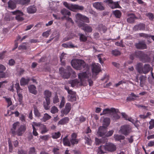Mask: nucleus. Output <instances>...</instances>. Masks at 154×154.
<instances>
[{"mask_svg":"<svg viewBox=\"0 0 154 154\" xmlns=\"http://www.w3.org/2000/svg\"><path fill=\"white\" fill-rule=\"evenodd\" d=\"M135 54L139 58L143 57L144 55L143 53L141 51L137 52H136Z\"/></svg>","mask_w":154,"mask_h":154,"instance_id":"49","label":"nucleus"},{"mask_svg":"<svg viewBox=\"0 0 154 154\" xmlns=\"http://www.w3.org/2000/svg\"><path fill=\"white\" fill-rule=\"evenodd\" d=\"M145 28V25L143 23H140L135 26L133 29L135 31L143 30H144Z\"/></svg>","mask_w":154,"mask_h":154,"instance_id":"16","label":"nucleus"},{"mask_svg":"<svg viewBox=\"0 0 154 154\" xmlns=\"http://www.w3.org/2000/svg\"><path fill=\"white\" fill-rule=\"evenodd\" d=\"M106 137H102V139H98V140H99V142L100 143H102V142H106L107 140V139L106 138V137H109L111 135H105Z\"/></svg>","mask_w":154,"mask_h":154,"instance_id":"48","label":"nucleus"},{"mask_svg":"<svg viewBox=\"0 0 154 154\" xmlns=\"http://www.w3.org/2000/svg\"><path fill=\"white\" fill-rule=\"evenodd\" d=\"M110 123V120L109 118H105L103 119L102 126L105 127L107 128Z\"/></svg>","mask_w":154,"mask_h":154,"instance_id":"22","label":"nucleus"},{"mask_svg":"<svg viewBox=\"0 0 154 154\" xmlns=\"http://www.w3.org/2000/svg\"><path fill=\"white\" fill-rule=\"evenodd\" d=\"M98 59L99 60V62L102 64L103 63V59L104 57L103 55L102 54H100L97 55Z\"/></svg>","mask_w":154,"mask_h":154,"instance_id":"38","label":"nucleus"},{"mask_svg":"<svg viewBox=\"0 0 154 154\" xmlns=\"http://www.w3.org/2000/svg\"><path fill=\"white\" fill-rule=\"evenodd\" d=\"M140 37H142L144 38H149V35L143 33H140L138 34Z\"/></svg>","mask_w":154,"mask_h":154,"instance_id":"56","label":"nucleus"},{"mask_svg":"<svg viewBox=\"0 0 154 154\" xmlns=\"http://www.w3.org/2000/svg\"><path fill=\"white\" fill-rule=\"evenodd\" d=\"M26 129V126L25 125H21L16 131V132L19 134H22L25 131Z\"/></svg>","mask_w":154,"mask_h":154,"instance_id":"19","label":"nucleus"},{"mask_svg":"<svg viewBox=\"0 0 154 154\" xmlns=\"http://www.w3.org/2000/svg\"><path fill=\"white\" fill-rule=\"evenodd\" d=\"M146 15L149 18L150 20H152L154 19V16L153 14L150 13H147Z\"/></svg>","mask_w":154,"mask_h":154,"instance_id":"59","label":"nucleus"},{"mask_svg":"<svg viewBox=\"0 0 154 154\" xmlns=\"http://www.w3.org/2000/svg\"><path fill=\"white\" fill-rule=\"evenodd\" d=\"M135 46L137 49H143L146 48V45L143 41H140L135 44Z\"/></svg>","mask_w":154,"mask_h":154,"instance_id":"12","label":"nucleus"},{"mask_svg":"<svg viewBox=\"0 0 154 154\" xmlns=\"http://www.w3.org/2000/svg\"><path fill=\"white\" fill-rule=\"evenodd\" d=\"M29 81V79H26L24 78H22L20 80V84L21 86L26 85L28 84Z\"/></svg>","mask_w":154,"mask_h":154,"instance_id":"24","label":"nucleus"},{"mask_svg":"<svg viewBox=\"0 0 154 154\" xmlns=\"http://www.w3.org/2000/svg\"><path fill=\"white\" fill-rule=\"evenodd\" d=\"M69 9L73 11H75L77 10H83L84 7L82 6L77 5L70 4Z\"/></svg>","mask_w":154,"mask_h":154,"instance_id":"10","label":"nucleus"},{"mask_svg":"<svg viewBox=\"0 0 154 154\" xmlns=\"http://www.w3.org/2000/svg\"><path fill=\"white\" fill-rule=\"evenodd\" d=\"M8 142L9 144V151L10 152H12L13 150V146L10 138H8Z\"/></svg>","mask_w":154,"mask_h":154,"instance_id":"43","label":"nucleus"},{"mask_svg":"<svg viewBox=\"0 0 154 154\" xmlns=\"http://www.w3.org/2000/svg\"><path fill=\"white\" fill-rule=\"evenodd\" d=\"M92 70L93 74L97 75L100 71V66L98 63L92 64Z\"/></svg>","mask_w":154,"mask_h":154,"instance_id":"9","label":"nucleus"},{"mask_svg":"<svg viewBox=\"0 0 154 154\" xmlns=\"http://www.w3.org/2000/svg\"><path fill=\"white\" fill-rule=\"evenodd\" d=\"M65 102V98L64 97H62V100L59 106L60 108H62L64 106Z\"/></svg>","mask_w":154,"mask_h":154,"instance_id":"53","label":"nucleus"},{"mask_svg":"<svg viewBox=\"0 0 154 154\" xmlns=\"http://www.w3.org/2000/svg\"><path fill=\"white\" fill-rule=\"evenodd\" d=\"M29 154H36L34 147H33L29 148Z\"/></svg>","mask_w":154,"mask_h":154,"instance_id":"45","label":"nucleus"},{"mask_svg":"<svg viewBox=\"0 0 154 154\" xmlns=\"http://www.w3.org/2000/svg\"><path fill=\"white\" fill-rule=\"evenodd\" d=\"M5 99L6 100L8 103V107L10 106L12 104V102L11 100V98H7L6 97H4Z\"/></svg>","mask_w":154,"mask_h":154,"instance_id":"52","label":"nucleus"},{"mask_svg":"<svg viewBox=\"0 0 154 154\" xmlns=\"http://www.w3.org/2000/svg\"><path fill=\"white\" fill-rule=\"evenodd\" d=\"M8 8L11 9H13L16 8L15 3L11 0H10L8 2Z\"/></svg>","mask_w":154,"mask_h":154,"instance_id":"31","label":"nucleus"},{"mask_svg":"<svg viewBox=\"0 0 154 154\" xmlns=\"http://www.w3.org/2000/svg\"><path fill=\"white\" fill-rule=\"evenodd\" d=\"M59 149L58 148L54 147L53 148L52 152L54 154H60Z\"/></svg>","mask_w":154,"mask_h":154,"instance_id":"57","label":"nucleus"},{"mask_svg":"<svg viewBox=\"0 0 154 154\" xmlns=\"http://www.w3.org/2000/svg\"><path fill=\"white\" fill-rule=\"evenodd\" d=\"M59 102V100L58 97L57 95H55L54 97L53 98V102L55 104Z\"/></svg>","mask_w":154,"mask_h":154,"instance_id":"62","label":"nucleus"},{"mask_svg":"<svg viewBox=\"0 0 154 154\" xmlns=\"http://www.w3.org/2000/svg\"><path fill=\"white\" fill-rule=\"evenodd\" d=\"M29 92L35 95L37 93V91L36 90V88L33 85H31L28 87Z\"/></svg>","mask_w":154,"mask_h":154,"instance_id":"20","label":"nucleus"},{"mask_svg":"<svg viewBox=\"0 0 154 154\" xmlns=\"http://www.w3.org/2000/svg\"><path fill=\"white\" fill-rule=\"evenodd\" d=\"M51 32L50 30L47 31L43 33L42 35L45 38L48 37L49 35Z\"/></svg>","mask_w":154,"mask_h":154,"instance_id":"50","label":"nucleus"},{"mask_svg":"<svg viewBox=\"0 0 154 154\" xmlns=\"http://www.w3.org/2000/svg\"><path fill=\"white\" fill-rule=\"evenodd\" d=\"M11 13L16 16V19L18 21H22L24 20V18L22 17L23 15V14L22 12L19 10H16L15 11L11 12Z\"/></svg>","mask_w":154,"mask_h":154,"instance_id":"7","label":"nucleus"},{"mask_svg":"<svg viewBox=\"0 0 154 154\" xmlns=\"http://www.w3.org/2000/svg\"><path fill=\"white\" fill-rule=\"evenodd\" d=\"M51 116L47 113H45L43 118L41 119V120L43 122H45L47 121L50 119L51 118Z\"/></svg>","mask_w":154,"mask_h":154,"instance_id":"29","label":"nucleus"},{"mask_svg":"<svg viewBox=\"0 0 154 154\" xmlns=\"http://www.w3.org/2000/svg\"><path fill=\"white\" fill-rule=\"evenodd\" d=\"M71 64L72 66L75 69L81 70L83 68H85L86 71L81 72L78 74V78L80 80V82L76 79L71 80L69 82V83L72 87L83 85L85 81L90 76L89 66L86 65L83 60H72Z\"/></svg>","mask_w":154,"mask_h":154,"instance_id":"1","label":"nucleus"},{"mask_svg":"<svg viewBox=\"0 0 154 154\" xmlns=\"http://www.w3.org/2000/svg\"><path fill=\"white\" fill-rule=\"evenodd\" d=\"M114 138L116 140L121 142V140L124 139L125 137L123 135H114Z\"/></svg>","mask_w":154,"mask_h":154,"instance_id":"35","label":"nucleus"},{"mask_svg":"<svg viewBox=\"0 0 154 154\" xmlns=\"http://www.w3.org/2000/svg\"><path fill=\"white\" fill-rule=\"evenodd\" d=\"M20 124L19 122H16L14 123L13 125V129L14 130H16V128L19 126Z\"/></svg>","mask_w":154,"mask_h":154,"instance_id":"55","label":"nucleus"},{"mask_svg":"<svg viewBox=\"0 0 154 154\" xmlns=\"http://www.w3.org/2000/svg\"><path fill=\"white\" fill-rule=\"evenodd\" d=\"M79 27L81 28L85 32H90L92 30V28L91 26L84 23L79 24Z\"/></svg>","mask_w":154,"mask_h":154,"instance_id":"8","label":"nucleus"},{"mask_svg":"<svg viewBox=\"0 0 154 154\" xmlns=\"http://www.w3.org/2000/svg\"><path fill=\"white\" fill-rule=\"evenodd\" d=\"M41 123L39 122H33L32 124V128H35V127H39V128L41 127V125H42Z\"/></svg>","mask_w":154,"mask_h":154,"instance_id":"41","label":"nucleus"},{"mask_svg":"<svg viewBox=\"0 0 154 154\" xmlns=\"http://www.w3.org/2000/svg\"><path fill=\"white\" fill-rule=\"evenodd\" d=\"M79 39L80 41L85 42L87 40V37L84 35L80 33L79 34Z\"/></svg>","mask_w":154,"mask_h":154,"instance_id":"34","label":"nucleus"},{"mask_svg":"<svg viewBox=\"0 0 154 154\" xmlns=\"http://www.w3.org/2000/svg\"><path fill=\"white\" fill-rule=\"evenodd\" d=\"M122 117L125 119V120H128V121L131 122L132 123H134L135 120H134L131 117H128L127 115L124 113H122Z\"/></svg>","mask_w":154,"mask_h":154,"instance_id":"28","label":"nucleus"},{"mask_svg":"<svg viewBox=\"0 0 154 154\" xmlns=\"http://www.w3.org/2000/svg\"><path fill=\"white\" fill-rule=\"evenodd\" d=\"M50 103V100H45V101L43 103V106L44 108L46 110H48L50 108L49 106Z\"/></svg>","mask_w":154,"mask_h":154,"instance_id":"30","label":"nucleus"},{"mask_svg":"<svg viewBox=\"0 0 154 154\" xmlns=\"http://www.w3.org/2000/svg\"><path fill=\"white\" fill-rule=\"evenodd\" d=\"M78 119H79V122L78 121V122H76V123L77 124H79V123H80L81 122H83L85 121V119L84 117H83V116H81L79 118H77L76 119L75 121H78Z\"/></svg>","mask_w":154,"mask_h":154,"instance_id":"47","label":"nucleus"},{"mask_svg":"<svg viewBox=\"0 0 154 154\" xmlns=\"http://www.w3.org/2000/svg\"><path fill=\"white\" fill-rule=\"evenodd\" d=\"M68 96V100L69 101H73L76 100L75 93V92L72 91V93H69Z\"/></svg>","mask_w":154,"mask_h":154,"instance_id":"17","label":"nucleus"},{"mask_svg":"<svg viewBox=\"0 0 154 154\" xmlns=\"http://www.w3.org/2000/svg\"><path fill=\"white\" fill-rule=\"evenodd\" d=\"M105 2L109 4V6L112 9L119 8V6L118 2H113L112 0H106Z\"/></svg>","mask_w":154,"mask_h":154,"instance_id":"11","label":"nucleus"},{"mask_svg":"<svg viewBox=\"0 0 154 154\" xmlns=\"http://www.w3.org/2000/svg\"><path fill=\"white\" fill-rule=\"evenodd\" d=\"M67 69L68 72H66V70L63 67H60L59 69V72L62 76L64 79H68L70 75V73L72 72L73 73H75V72L72 71L71 67L69 66H68Z\"/></svg>","mask_w":154,"mask_h":154,"instance_id":"5","label":"nucleus"},{"mask_svg":"<svg viewBox=\"0 0 154 154\" xmlns=\"http://www.w3.org/2000/svg\"><path fill=\"white\" fill-rule=\"evenodd\" d=\"M62 46L65 48H73V47L72 44H63L62 45Z\"/></svg>","mask_w":154,"mask_h":154,"instance_id":"60","label":"nucleus"},{"mask_svg":"<svg viewBox=\"0 0 154 154\" xmlns=\"http://www.w3.org/2000/svg\"><path fill=\"white\" fill-rule=\"evenodd\" d=\"M71 109V104L70 103H66L65 106V108L63 111L64 113L67 114L69 112Z\"/></svg>","mask_w":154,"mask_h":154,"instance_id":"21","label":"nucleus"},{"mask_svg":"<svg viewBox=\"0 0 154 154\" xmlns=\"http://www.w3.org/2000/svg\"><path fill=\"white\" fill-rule=\"evenodd\" d=\"M88 137H85V139L86 141L85 142V143L87 144L88 145H90L91 143V140L89 135H87Z\"/></svg>","mask_w":154,"mask_h":154,"instance_id":"44","label":"nucleus"},{"mask_svg":"<svg viewBox=\"0 0 154 154\" xmlns=\"http://www.w3.org/2000/svg\"><path fill=\"white\" fill-rule=\"evenodd\" d=\"M136 18L135 15L132 14L127 19V21L128 22L131 23L133 22L134 19Z\"/></svg>","mask_w":154,"mask_h":154,"instance_id":"33","label":"nucleus"},{"mask_svg":"<svg viewBox=\"0 0 154 154\" xmlns=\"http://www.w3.org/2000/svg\"><path fill=\"white\" fill-rule=\"evenodd\" d=\"M18 95L19 97L21 98L22 97L21 93L22 92V90L20 88L17 90Z\"/></svg>","mask_w":154,"mask_h":154,"instance_id":"58","label":"nucleus"},{"mask_svg":"<svg viewBox=\"0 0 154 154\" xmlns=\"http://www.w3.org/2000/svg\"><path fill=\"white\" fill-rule=\"evenodd\" d=\"M61 12L64 16L66 15H69L70 14V12L65 9H63L61 11Z\"/></svg>","mask_w":154,"mask_h":154,"instance_id":"36","label":"nucleus"},{"mask_svg":"<svg viewBox=\"0 0 154 154\" xmlns=\"http://www.w3.org/2000/svg\"><path fill=\"white\" fill-rule=\"evenodd\" d=\"M99 148L100 149L101 154H104L105 152L102 150V149H104L110 152L115 151L116 150V146L113 144L111 143H107L105 146H100Z\"/></svg>","mask_w":154,"mask_h":154,"instance_id":"3","label":"nucleus"},{"mask_svg":"<svg viewBox=\"0 0 154 154\" xmlns=\"http://www.w3.org/2000/svg\"><path fill=\"white\" fill-rule=\"evenodd\" d=\"M149 129H151L154 128V120L153 119L149 122Z\"/></svg>","mask_w":154,"mask_h":154,"instance_id":"46","label":"nucleus"},{"mask_svg":"<svg viewBox=\"0 0 154 154\" xmlns=\"http://www.w3.org/2000/svg\"><path fill=\"white\" fill-rule=\"evenodd\" d=\"M27 11L29 14H34L37 11L36 7L34 5L29 6L27 8Z\"/></svg>","mask_w":154,"mask_h":154,"instance_id":"15","label":"nucleus"},{"mask_svg":"<svg viewBox=\"0 0 154 154\" xmlns=\"http://www.w3.org/2000/svg\"><path fill=\"white\" fill-rule=\"evenodd\" d=\"M78 141L77 140L74 139L72 138V139L70 140V142L73 145L77 144L78 143Z\"/></svg>","mask_w":154,"mask_h":154,"instance_id":"63","label":"nucleus"},{"mask_svg":"<svg viewBox=\"0 0 154 154\" xmlns=\"http://www.w3.org/2000/svg\"><path fill=\"white\" fill-rule=\"evenodd\" d=\"M131 131V128L128 125H124L121 127L119 132L124 135L129 134Z\"/></svg>","mask_w":154,"mask_h":154,"instance_id":"6","label":"nucleus"},{"mask_svg":"<svg viewBox=\"0 0 154 154\" xmlns=\"http://www.w3.org/2000/svg\"><path fill=\"white\" fill-rule=\"evenodd\" d=\"M58 111V109L55 106H52L51 109V112L52 114H55Z\"/></svg>","mask_w":154,"mask_h":154,"instance_id":"39","label":"nucleus"},{"mask_svg":"<svg viewBox=\"0 0 154 154\" xmlns=\"http://www.w3.org/2000/svg\"><path fill=\"white\" fill-rule=\"evenodd\" d=\"M104 111V114H110L111 115V113L114 111H116V109L114 108H111V109L106 108L104 109L103 111Z\"/></svg>","mask_w":154,"mask_h":154,"instance_id":"27","label":"nucleus"},{"mask_svg":"<svg viewBox=\"0 0 154 154\" xmlns=\"http://www.w3.org/2000/svg\"><path fill=\"white\" fill-rule=\"evenodd\" d=\"M44 94L45 100H50V98L51 95V92L48 90H46L44 91Z\"/></svg>","mask_w":154,"mask_h":154,"instance_id":"25","label":"nucleus"},{"mask_svg":"<svg viewBox=\"0 0 154 154\" xmlns=\"http://www.w3.org/2000/svg\"><path fill=\"white\" fill-rule=\"evenodd\" d=\"M113 14L116 17L119 18L121 17V13L120 11L118 10H116L113 11Z\"/></svg>","mask_w":154,"mask_h":154,"instance_id":"37","label":"nucleus"},{"mask_svg":"<svg viewBox=\"0 0 154 154\" xmlns=\"http://www.w3.org/2000/svg\"><path fill=\"white\" fill-rule=\"evenodd\" d=\"M112 54L115 56L119 55L120 54V52L117 50H112Z\"/></svg>","mask_w":154,"mask_h":154,"instance_id":"54","label":"nucleus"},{"mask_svg":"<svg viewBox=\"0 0 154 154\" xmlns=\"http://www.w3.org/2000/svg\"><path fill=\"white\" fill-rule=\"evenodd\" d=\"M67 137L68 135H67L64 138H63V143L65 146H70V143L69 140Z\"/></svg>","mask_w":154,"mask_h":154,"instance_id":"32","label":"nucleus"},{"mask_svg":"<svg viewBox=\"0 0 154 154\" xmlns=\"http://www.w3.org/2000/svg\"><path fill=\"white\" fill-rule=\"evenodd\" d=\"M140 85H141L143 84L144 81L146 79V77L145 75H142L140 77Z\"/></svg>","mask_w":154,"mask_h":154,"instance_id":"42","label":"nucleus"},{"mask_svg":"<svg viewBox=\"0 0 154 154\" xmlns=\"http://www.w3.org/2000/svg\"><path fill=\"white\" fill-rule=\"evenodd\" d=\"M39 131L41 134H43L47 132L48 131V129L45 125L43 124L41 125V127L39 128Z\"/></svg>","mask_w":154,"mask_h":154,"instance_id":"23","label":"nucleus"},{"mask_svg":"<svg viewBox=\"0 0 154 154\" xmlns=\"http://www.w3.org/2000/svg\"><path fill=\"white\" fill-rule=\"evenodd\" d=\"M69 120L68 118L66 117L61 119L59 121L58 123V125H64L68 122Z\"/></svg>","mask_w":154,"mask_h":154,"instance_id":"26","label":"nucleus"},{"mask_svg":"<svg viewBox=\"0 0 154 154\" xmlns=\"http://www.w3.org/2000/svg\"><path fill=\"white\" fill-rule=\"evenodd\" d=\"M136 69L140 74H146L150 70V66L148 64H145L143 66L141 63H138L136 66Z\"/></svg>","mask_w":154,"mask_h":154,"instance_id":"2","label":"nucleus"},{"mask_svg":"<svg viewBox=\"0 0 154 154\" xmlns=\"http://www.w3.org/2000/svg\"><path fill=\"white\" fill-rule=\"evenodd\" d=\"M115 45L120 47H123L124 46V45L122 42V41L121 40L120 42H117L115 43Z\"/></svg>","mask_w":154,"mask_h":154,"instance_id":"61","label":"nucleus"},{"mask_svg":"<svg viewBox=\"0 0 154 154\" xmlns=\"http://www.w3.org/2000/svg\"><path fill=\"white\" fill-rule=\"evenodd\" d=\"M93 5V7L97 10L102 11L104 9V7L101 3L96 2L94 3Z\"/></svg>","mask_w":154,"mask_h":154,"instance_id":"14","label":"nucleus"},{"mask_svg":"<svg viewBox=\"0 0 154 154\" xmlns=\"http://www.w3.org/2000/svg\"><path fill=\"white\" fill-rule=\"evenodd\" d=\"M34 114L36 117H40L41 116V115L37 108H34Z\"/></svg>","mask_w":154,"mask_h":154,"instance_id":"40","label":"nucleus"},{"mask_svg":"<svg viewBox=\"0 0 154 154\" xmlns=\"http://www.w3.org/2000/svg\"><path fill=\"white\" fill-rule=\"evenodd\" d=\"M107 131V128L103 126H100L97 132L98 135H105Z\"/></svg>","mask_w":154,"mask_h":154,"instance_id":"13","label":"nucleus"},{"mask_svg":"<svg viewBox=\"0 0 154 154\" xmlns=\"http://www.w3.org/2000/svg\"><path fill=\"white\" fill-rule=\"evenodd\" d=\"M76 19L75 21L79 26V24L84 23V22L89 23V20L88 18L86 16L78 13L75 15Z\"/></svg>","mask_w":154,"mask_h":154,"instance_id":"4","label":"nucleus"},{"mask_svg":"<svg viewBox=\"0 0 154 154\" xmlns=\"http://www.w3.org/2000/svg\"><path fill=\"white\" fill-rule=\"evenodd\" d=\"M30 2V0H20L19 2L22 5H24L29 3Z\"/></svg>","mask_w":154,"mask_h":154,"instance_id":"51","label":"nucleus"},{"mask_svg":"<svg viewBox=\"0 0 154 154\" xmlns=\"http://www.w3.org/2000/svg\"><path fill=\"white\" fill-rule=\"evenodd\" d=\"M116 111L113 112L111 115H112V118L113 120H116L119 119L120 116L117 114L118 112V109H116Z\"/></svg>","mask_w":154,"mask_h":154,"instance_id":"18","label":"nucleus"},{"mask_svg":"<svg viewBox=\"0 0 154 154\" xmlns=\"http://www.w3.org/2000/svg\"><path fill=\"white\" fill-rule=\"evenodd\" d=\"M18 154H27L26 151L23 150L22 149H19L17 151Z\"/></svg>","mask_w":154,"mask_h":154,"instance_id":"64","label":"nucleus"}]
</instances>
